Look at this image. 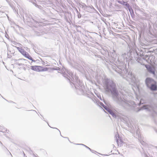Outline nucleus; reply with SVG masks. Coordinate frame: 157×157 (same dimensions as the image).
I'll return each mask as SVG.
<instances>
[{"label": "nucleus", "mask_w": 157, "mask_h": 157, "mask_svg": "<svg viewBox=\"0 0 157 157\" xmlns=\"http://www.w3.org/2000/svg\"><path fill=\"white\" fill-rule=\"evenodd\" d=\"M146 83L147 86L152 90H157L156 82L153 79L147 78L146 80Z\"/></svg>", "instance_id": "nucleus-1"}, {"label": "nucleus", "mask_w": 157, "mask_h": 157, "mask_svg": "<svg viewBox=\"0 0 157 157\" xmlns=\"http://www.w3.org/2000/svg\"><path fill=\"white\" fill-rule=\"evenodd\" d=\"M17 49L18 50V51L25 57L29 59L33 60L32 58L30 56L29 54L26 52L24 49L22 48V47H16Z\"/></svg>", "instance_id": "nucleus-2"}, {"label": "nucleus", "mask_w": 157, "mask_h": 157, "mask_svg": "<svg viewBox=\"0 0 157 157\" xmlns=\"http://www.w3.org/2000/svg\"><path fill=\"white\" fill-rule=\"evenodd\" d=\"M31 69L33 70L38 72L41 71H44L43 67L40 66H32Z\"/></svg>", "instance_id": "nucleus-3"}, {"label": "nucleus", "mask_w": 157, "mask_h": 157, "mask_svg": "<svg viewBox=\"0 0 157 157\" xmlns=\"http://www.w3.org/2000/svg\"><path fill=\"white\" fill-rule=\"evenodd\" d=\"M145 148H141V149H140V150L141 153L144 154L145 157H152V155H150L149 153L150 150L148 149L147 151L146 152L147 153V154L145 151Z\"/></svg>", "instance_id": "nucleus-4"}, {"label": "nucleus", "mask_w": 157, "mask_h": 157, "mask_svg": "<svg viewBox=\"0 0 157 157\" xmlns=\"http://www.w3.org/2000/svg\"><path fill=\"white\" fill-rule=\"evenodd\" d=\"M146 67L148 71L150 72L151 73H152V74L154 75H155V67L153 66H146Z\"/></svg>", "instance_id": "nucleus-5"}, {"label": "nucleus", "mask_w": 157, "mask_h": 157, "mask_svg": "<svg viewBox=\"0 0 157 157\" xmlns=\"http://www.w3.org/2000/svg\"><path fill=\"white\" fill-rule=\"evenodd\" d=\"M118 2L121 3V4H123V5L125 6H126V7L129 8V4L127 2H123V3H121V2H120L119 1H118Z\"/></svg>", "instance_id": "nucleus-6"}, {"label": "nucleus", "mask_w": 157, "mask_h": 157, "mask_svg": "<svg viewBox=\"0 0 157 157\" xmlns=\"http://www.w3.org/2000/svg\"><path fill=\"white\" fill-rule=\"evenodd\" d=\"M112 93L116 95H117V92L115 90H114L112 91Z\"/></svg>", "instance_id": "nucleus-7"}, {"label": "nucleus", "mask_w": 157, "mask_h": 157, "mask_svg": "<svg viewBox=\"0 0 157 157\" xmlns=\"http://www.w3.org/2000/svg\"><path fill=\"white\" fill-rule=\"evenodd\" d=\"M79 146L80 147H87L86 145H84L83 144H79Z\"/></svg>", "instance_id": "nucleus-8"}, {"label": "nucleus", "mask_w": 157, "mask_h": 157, "mask_svg": "<svg viewBox=\"0 0 157 157\" xmlns=\"http://www.w3.org/2000/svg\"><path fill=\"white\" fill-rule=\"evenodd\" d=\"M109 112L112 115H114V113L113 112H112L111 110H110L109 111Z\"/></svg>", "instance_id": "nucleus-9"}, {"label": "nucleus", "mask_w": 157, "mask_h": 157, "mask_svg": "<svg viewBox=\"0 0 157 157\" xmlns=\"http://www.w3.org/2000/svg\"><path fill=\"white\" fill-rule=\"evenodd\" d=\"M88 148V149H89V150H90V151H91L92 153H94V152H96V151H93V150H91V149H90V147H89V148Z\"/></svg>", "instance_id": "nucleus-10"}, {"label": "nucleus", "mask_w": 157, "mask_h": 157, "mask_svg": "<svg viewBox=\"0 0 157 157\" xmlns=\"http://www.w3.org/2000/svg\"><path fill=\"white\" fill-rule=\"evenodd\" d=\"M23 154H24V157H27L26 156H25V154L24 153V152H23Z\"/></svg>", "instance_id": "nucleus-11"}, {"label": "nucleus", "mask_w": 157, "mask_h": 157, "mask_svg": "<svg viewBox=\"0 0 157 157\" xmlns=\"http://www.w3.org/2000/svg\"><path fill=\"white\" fill-rule=\"evenodd\" d=\"M117 143L118 144V146H119V141L118 140H117Z\"/></svg>", "instance_id": "nucleus-12"}, {"label": "nucleus", "mask_w": 157, "mask_h": 157, "mask_svg": "<svg viewBox=\"0 0 157 157\" xmlns=\"http://www.w3.org/2000/svg\"><path fill=\"white\" fill-rule=\"evenodd\" d=\"M119 141H120V142H121V144L122 143V141H121V140H120Z\"/></svg>", "instance_id": "nucleus-13"}]
</instances>
